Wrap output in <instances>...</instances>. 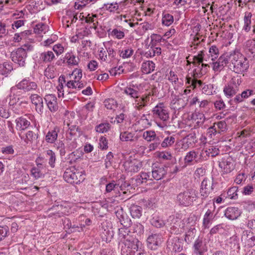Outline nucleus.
Returning <instances> with one entry per match:
<instances>
[{"label":"nucleus","mask_w":255,"mask_h":255,"mask_svg":"<svg viewBox=\"0 0 255 255\" xmlns=\"http://www.w3.org/2000/svg\"><path fill=\"white\" fill-rule=\"evenodd\" d=\"M31 102L35 106V110L38 113H42L43 110V102L42 98L37 94H33L30 96Z\"/></svg>","instance_id":"nucleus-24"},{"label":"nucleus","mask_w":255,"mask_h":255,"mask_svg":"<svg viewBox=\"0 0 255 255\" xmlns=\"http://www.w3.org/2000/svg\"><path fill=\"white\" fill-rule=\"evenodd\" d=\"M48 108L51 112H55L58 109L57 98L52 94L46 95L44 98Z\"/></svg>","instance_id":"nucleus-14"},{"label":"nucleus","mask_w":255,"mask_h":255,"mask_svg":"<svg viewBox=\"0 0 255 255\" xmlns=\"http://www.w3.org/2000/svg\"><path fill=\"white\" fill-rule=\"evenodd\" d=\"M133 228V232L136 233L138 235H140L143 234L144 233V227L141 224L139 223L134 224Z\"/></svg>","instance_id":"nucleus-56"},{"label":"nucleus","mask_w":255,"mask_h":255,"mask_svg":"<svg viewBox=\"0 0 255 255\" xmlns=\"http://www.w3.org/2000/svg\"><path fill=\"white\" fill-rule=\"evenodd\" d=\"M150 222L152 226L156 228H161L165 225V223L164 221L158 217H153L151 220Z\"/></svg>","instance_id":"nucleus-47"},{"label":"nucleus","mask_w":255,"mask_h":255,"mask_svg":"<svg viewBox=\"0 0 255 255\" xmlns=\"http://www.w3.org/2000/svg\"><path fill=\"white\" fill-rule=\"evenodd\" d=\"M153 116L163 121H167L169 118V113L163 103L157 104L152 110Z\"/></svg>","instance_id":"nucleus-9"},{"label":"nucleus","mask_w":255,"mask_h":255,"mask_svg":"<svg viewBox=\"0 0 255 255\" xmlns=\"http://www.w3.org/2000/svg\"><path fill=\"white\" fill-rule=\"evenodd\" d=\"M111 34L112 36H114L118 39H123L125 35L124 31L119 30L117 28L113 29L111 32Z\"/></svg>","instance_id":"nucleus-54"},{"label":"nucleus","mask_w":255,"mask_h":255,"mask_svg":"<svg viewBox=\"0 0 255 255\" xmlns=\"http://www.w3.org/2000/svg\"><path fill=\"white\" fill-rule=\"evenodd\" d=\"M79 62V57L72 53H67L64 57L63 62H66L68 66H78Z\"/></svg>","instance_id":"nucleus-25"},{"label":"nucleus","mask_w":255,"mask_h":255,"mask_svg":"<svg viewBox=\"0 0 255 255\" xmlns=\"http://www.w3.org/2000/svg\"><path fill=\"white\" fill-rule=\"evenodd\" d=\"M47 26L43 23L36 24L34 27V32L37 34H41L43 32L45 33Z\"/></svg>","instance_id":"nucleus-52"},{"label":"nucleus","mask_w":255,"mask_h":255,"mask_svg":"<svg viewBox=\"0 0 255 255\" xmlns=\"http://www.w3.org/2000/svg\"><path fill=\"white\" fill-rule=\"evenodd\" d=\"M204 52L200 51L197 55L193 56V61L192 63L196 68L194 70L191 76L194 78H199L206 73V70H203L200 67V64L204 61Z\"/></svg>","instance_id":"nucleus-5"},{"label":"nucleus","mask_w":255,"mask_h":255,"mask_svg":"<svg viewBox=\"0 0 255 255\" xmlns=\"http://www.w3.org/2000/svg\"><path fill=\"white\" fill-rule=\"evenodd\" d=\"M241 240L249 247H252L255 245V236L252 232L244 231Z\"/></svg>","instance_id":"nucleus-18"},{"label":"nucleus","mask_w":255,"mask_h":255,"mask_svg":"<svg viewBox=\"0 0 255 255\" xmlns=\"http://www.w3.org/2000/svg\"><path fill=\"white\" fill-rule=\"evenodd\" d=\"M72 74L75 76L74 80L80 81L82 77V70L81 69L76 68L73 70Z\"/></svg>","instance_id":"nucleus-64"},{"label":"nucleus","mask_w":255,"mask_h":255,"mask_svg":"<svg viewBox=\"0 0 255 255\" xmlns=\"http://www.w3.org/2000/svg\"><path fill=\"white\" fill-rule=\"evenodd\" d=\"M219 166L223 169L224 173H230L234 169V165L231 159L223 161L219 164Z\"/></svg>","instance_id":"nucleus-29"},{"label":"nucleus","mask_w":255,"mask_h":255,"mask_svg":"<svg viewBox=\"0 0 255 255\" xmlns=\"http://www.w3.org/2000/svg\"><path fill=\"white\" fill-rule=\"evenodd\" d=\"M66 85L68 88H78V90H80L84 87V84L81 81L77 80L68 81Z\"/></svg>","instance_id":"nucleus-40"},{"label":"nucleus","mask_w":255,"mask_h":255,"mask_svg":"<svg viewBox=\"0 0 255 255\" xmlns=\"http://www.w3.org/2000/svg\"><path fill=\"white\" fill-rule=\"evenodd\" d=\"M175 141L174 136H168L165 138L161 143V146L163 148H166L171 146Z\"/></svg>","instance_id":"nucleus-45"},{"label":"nucleus","mask_w":255,"mask_h":255,"mask_svg":"<svg viewBox=\"0 0 255 255\" xmlns=\"http://www.w3.org/2000/svg\"><path fill=\"white\" fill-rule=\"evenodd\" d=\"M31 174L35 179L41 178L43 175L40 170L36 167L32 168L31 169Z\"/></svg>","instance_id":"nucleus-59"},{"label":"nucleus","mask_w":255,"mask_h":255,"mask_svg":"<svg viewBox=\"0 0 255 255\" xmlns=\"http://www.w3.org/2000/svg\"><path fill=\"white\" fill-rule=\"evenodd\" d=\"M213 70L215 71L220 72L227 64H229L228 59L226 56L223 55L221 56L215 62L213 63Z\"/></svg>","instance_id":"nucleus-23"},{"label":"nucleus","mask_w":255,"mask_h":255,"mask_svg":"<svg viewBox=\"0 0 255 255\" xmlns=\"http://www.w3.org/2000/svg\"><path fill=\"white\" fill-rule=\"evenodd\" d=\"M119 187H120L119 185L116 184L115 182L113 181L106 185V191L107 192H111L112 190L118 189Z\"/></svg>","instance_id":"nucleus-60"},{"label":"nucleus","mask_w":255,"mask_h":255,"mask_svg":"<svg viewBox=\"0 0 255 255\" xmlns=\"http://www.w3.org/2000/svg\"><path fill=\"white\" fill-rule=\"evenodd\" d=\"M209 56L212 61L215 60L219 56V49L215 45H212L209 49Z\"/></svg>","instance_id":"nucleus-49"},{"label":"nucleus","mask_w":255,"mask_h":255,"mask_svg":"<svg viewBox=\"0 0 255 255\" xmlns=\"http://www.w3.org/2000/svg\"><path fill=\"white\" fill-rule=\"evenodd\" d=\"M62 209V205H58L53 206L49 210V214L48 216L50 217H54L55 218L62 217L63 215V213L61 211Z\"/></svg>","instance_id":"nucleus-28"},{"label":"nucleus","mask_w":255,"mask_h":255,"mask_svg":"<svg viewBox=\"0 0 255 255\" xmlns=\"http://www.w3.org/2000/svg\"><path fill=\"white\" fill-rule=\"evenodd\" d=\"M185 138L187 139V142H189L190 144H191L192 143H196L197 140L195 132H191L187 135Z\"/></svg>","instance_id":"nucleus-62"},{"label":"nucleus","mask_w":255,"mask_h":255,"mask_svg":"<svg viewBox=\"0 0 255 255\" xmlns=\"http://www.w3.org/2000/svg\"><path fill=\"white\" fill-rule=\"evenodd\" d=\"M47 157H49V165L53 168L55 166L56 156L55 153L50 149L47 150L43 152L42 155L38 156L35 161L38 166L45 164L47 162Z\"/></svg>","instance_id":"nucleus-6"},{"label":"nucleus","mask_w":255,"mask_h":255,"mask_svg":"<svg viewBox=\"0 0 255 255\" xmlns=\"http://www.w3.org/2000/svg\"><path fill=\"white\" fill-rule=\"evenodd\" d=\"M120 139L122 141H132L134 140V139H137L136 137L134 136V134L131 132H129L128 131H125L121 133L120 134Z\"/></svg>","instance_id":"nucleus-41"},{"label":"nucleus","mask_w":255,"mask_h":255,"mask_svg":"<svg viewBox=\"0 0 255 255\" xmlns=\"http://www.w3.org/2000/svg\"><path fill=\"white\" fill-rule=\"evenodd\" d=\"M120 221L122 227L129 228L132 225L130 219L126 215H122Z\"/></svg>","instance_id":"nucleus-46"},{"label":"nucleus","mask_w":255,"mask_h":255,"mask_svg":"<svg viewBox=\"0 0 255 255\" xmlns=\"http://www.w3.org/2000/svg\"><path fill=\"white\" fill-rule=\"evenodd\" d=\"M16 87L17 89L23 90L25 92H29L35 90L37 86L35 82L24 79L17 84Z\"/></svg>","instance_id":"nucleus-16"},{"label":"nucleus","mask_w":255,"mask_h":255,"mask_svg":"<svg viewBox=\"0 0 255 255\" xmlns=\"http://www.w3.org/2000/svg\"><path fill=\"white\" fill-rule=\"evenodd\" d=\"M171 97L172 100L170 103L171 108L174 110H180L184 107L185 104L183 99L180 98L176 95L173 93V92L171 93Z\"/></svg>","instance_id":"nucleus-19"},{"label":"nucleus","mask_w":255,"mask_h":255,"mask_svg":"<svg viewBox=\"0 0 255 255\" xmlns=\"http://www.w3.org/2000/svg\"><path fill=\"white\" fill-rule=\"evenodd\" d=\"M213 126L216 128V129L218 133L221 134L225 132L227 130V124L224 121L214 123Z\"/></svg>","instance_id":"nucleus-39"},{"label":"nucleus","mask_w":255,"mask_h":255,"mask_svg":"<svg viewBox=\"0 0 255 255\" xmlns=\"http://www.w3.org/2000/svg\"><path fill=\"white\" fill-rule=\"evenodd\" d=\"M173 16L169 13H165L162 18V23L166 26L171 25L173 22Z\"/></svg>","instance_id":"nucleus-48"},{"label":"nucleus","mask_w":255,"mask_h":255,"mask_svg":"<svg viewBox=\"0 0 255 255\" xmlns=\"http://www.w3.org/2000/svg\"><path fill=\"white\" fill-rule=\"evenodd\" d=\"M54 58L55 55L52 51H45L40 54L39 61L45 63L51 62Z\"/></svg>","instance_id":"nucleus-30"},{"label":"nucleus","mask_w":255,"mask_h":255,"mask_svg":"<svg viewBox=\"0 0 255 255\" xmlns=\"http://www.w3.org/2000/svg\"><path fill=\"white\" fill-rule=\"evenodd\" d=\"M147 242L149 248L151 250H155L161 243V237L157 234L152 235L147 238Z\"/></svg>","instance_id":"nucleus-17"},{"label":"nucleus","mask_w":255,"mask_h":255,"mask_svg":"<svg viewBox=\"0 0 255 255\" xmlns=\"http://www.w3.org/2000/svg\"><path fill=\"white\" fill-rule=\"evenodd\" d=\"M154 69L155 64L152 61H146L142 64L141 70L145 74L150 73Z\"/></svg>","instance_id":"nucleus-31"},{"label":"nucleus","mask_w":255,"mask_h":255,"mask_svg":"<svg viewBox=\"0 0 255 255\" xmlns=\"http://www.w3.org/2000/svg\"><path fill=\"white\" fill-rule=\"evenodd\" d=\"M9 116L8 110L6 107L0 104V117L7 119Z\"/></svg>","instance_id":"nucleus-58"},{"label":"nucleus","mask_w":255,"mask_h":255,"mask_svg":"<svg viewBox=\"0 0 255 255\" xmlns=\"http://www.w3.org/2000/svg\"><path fill=\"white\" fill-rule=\"evenodd\" d=\"M220 150L218 148H217L214 145H210L206 148L205 152L208 156L211 157H215L219 154Z\"/></svg>","instance_id":"nucleus-44"},{"label":"nucleus","mask_w":255,"mask_h":255,"mask_svg":"<svg viewBox=\"0 0 255 255\" xmlns=\"http://www.w3.org/2000/svg\"><path fill=\"white\" fill-rule=\"evenodd\" d=\"M63 178L67 182L72 184H79L85 178L82 172L79 171L74 167L66 169Z\"/></svg>","instance_id":"nucleus-2"},{"label":"nucleus","mask_w":255,"mask_h":255,"mask_svg":"<svg viewBox=\"0 0 255 255\" xmlns=\"http://www.w3.org/2000/svg\"><path fill=\"white\" fill-rule=\"evenodd\" d=\"M111 125L108 123H101L95 127L97 132L104 133L107 132L111 128Z\"/></svg>","instance_id":"nucleus-43"},{"label":"nucleus","mask_w":255,"mask_h":255,"mask_svg":"<svg viewBox=\"0 0 255 255\" xmlns=\"http://www.w3.org/2000/svg\"><path fill=\"white\" fill-rule=\"evenodd\" d=\"M196 230L195 228L189 229L185 235V241L189 242L193 237L195 236V232Z\"/></svg>","instance_id":"nucleus-63"},{"label":"nucleus","mask_w":255,"mask_h":255,"mask_svg":"<svg viewBox=\"0 0 255 255\" xmlns=\"http://www.w3.org/2000/svg\"><path fill=\"white\" fill-rule=\"evenodd\" d=\"M196 199V194L194 192L186 190L177 195L176 201L179 205L187 207L191 205Z\"/></svg>","instance_id":"nucleus-3"},{"label":"nucleus","mask_w":255,"mask_h":255,"mask_svg":"<svg viewBox=\"0 0 255 255\" xmlns=\"http://www.w3.org/2000/svg\"><path fill=\"white\" fill-rule=\"evenodd\" d=\"M244 46L247 52H250L255 55V40L250 39L247 41Z\"/></svg>","instance_id":"nucleus-34"},{"label":"nucleus","mask_w":255,"mask_h":255,"mask_svg":"<svg viewBox=\"0 0 255 255\" xmlns=\"http://www.w3.org/2000/svg\"><path fill=\"white\" fill-rule=\"evenodd\" d=\"M155 132L153 130H147L144 131L143 133V138L146 140L147 141H151L154 140L155 137Z\"/></svg>","instance_id":"nucleus-51"},{"label":"nucleus","mask_w":255,"mask_h":255,"mask_svg":"<svg viewBox=\"0 0 255 255\" xmlns=\"http://www.w3.org/2000/svg\"><path fill=\"white\" fill-rule=\"evenodd\" d=\"M9 234V228L7 226H0V241L4 240Z\"/></svg>","instance_id":"nucleus-53"},{"label":"nucleus","mask_w":255,"mask_h":255,"mask_svg":"<svg viewBox=\"0 0 255 255\" xmlns=\"http://www.w3.org/2000/svg\"><path fill=\"white\" fill-rule=\"evenodd\" d=\"M180 216L181 215L180 214H176L175 216H170L167 221L168 227L171 229H176L177 226H179V223L181 222Z\"/></svg>","instance_id":"nucleus-26"},{"label":"nucleus","mask_w":255,"mask_h":255,"mask_svg":"<svg viewBox=\"0 0 255 255\" xmlns=\"http://www.w3.org/2000/svg\"><path fill=\"white\" fill-rule=\"evenodd\" d=\"M13 70L12 65L9 62H5L2 65H0V74L7 75Z\"/></svg>","instance_id":"nucleus-38"},{"label":"nucleus","mask_w":255,"mask_h":255,"mask_svg":"<svg viewBox=\"0 0 255 255\" xmlns=\"http://www.w3.org/2000/svg\"><path fill=\"white\" fill-rule=\"evenodd\" d=\"M252 14L251 12H247L245 13L244 16V26L243 29L246 32H248L251 29V17Z\"/></svg>","instance_id":"nucleus-37"},{"label":"nucleus","mask_w":255,"mask_h":255,"mask_svg":"<svg viewBox=\"0 0 255 255\" xmlns=\"http://www.w3.org/2000/svg\"><path fill=\"white\" fill-rule=\"evenodd\" d=\"M182 241V239H180L179 238H175L172 240V251L177 253L180 252L183 250Z\"/></svg>","instance_id":"nucleus-33"},{"label":"nucleus","mask_w":255,"mask_h":255,"mask_svg":"<svg viewBox=\"0 0 255 255\" xmlns=\"http://www.w3.org/2000/svg\"><path fill=\"white\" fill-rule=\"evenodd\" d=\"M122 242L124 245L121 248V251L124 254L128 255L138 251L140 242L137 239L129 237Z\"/></svg>","instance_id":"nucleus-4"},{"label":"nucleus","mask_w":255,"mask_h":255,"mask_svg":"<svg viewBox=\"0 0 255 255\" xmlns=\"http://www.w3.org/2000/svg\"><path fill=\"white\" fill-rule=\"evenodd\" d=\"M15 122L17 130L20 131L21 133L23 130L30 127V122L26 117L18 118L15 120Z\"/></svg>","instance_id":"nucleus-21"},{"label":"nucleus","mask_w":255,"mask_h":255,"mask_svg":"<svg viewBox=\"0 0 255 255\" xmlns=\"http://www.w3.org/2000/svg\"><path fill=\"white\" fill-rule=\"evenodd\" d=\"M167 167L159 166L154 167L152 171V176L156 180H158L162 178L167 173Z\"/></svg>","instance_id":"nucleus-22"},{"label":"nucleus","mask_w":255,"mask_h":255,"mask_svg":"<svg viewBox=\"0 0 255 255\" xmlns=\"http://www.w3.org/2000/svg\"><path fill=\"white\" fill-rule=\"evenodd\" d=\"M19 137L21 138L24 143L26 144H32L36 141L38 137V133L33 130H28L26 133L22 134L21 133H19Z\"/></svg>","instance_id":"nucleus-13"},{"label":"nucleus","mask_w":255,"mask_h":255,"mask_svg":"<svg viewBox=\"0 0 255 255\" xmlns=\"http://www.w3.org/2000/svg\"><path fill=\"white\" fill-rule=\"evenodd\" d=\"M216 207L214 204V201L213 203H209L205 206V209H206V213L204 216L203 224L205 227H207L210 222L214 218L215 215L214 214L215 211Z\"/></svg>","instance_id":"nucleus-11"},{"label":"nucleus","mask_w":255,"mask_h":255,"mask_svg":"<svg viewBox=\"0 0 255 255\" xmlns=\"http://www.w3.org/2000/svg\"><path fill=\"white\" fill-rule=\"evenodd\" d=\"M116 103L113 99H108L104 101V105L107 109L112 110L116 107Z\"/></svg>","instance_id":"nucleus-57"},{"label":"nucleus","mask_w":255,"mask_h":255,"mask_svg":"<svg viewBox=\"0 0 255 255\" xmlns=\"http://www.w3.org/2000/svg\"><path fill=\"white\" fill-rule=\"evenodd\" d=\"M161 53V48L160 47H154L153 44H152L150 48L145 53L144 56L146 58H151L155 55H159Z\"/></svg>","instance_id":"nucleus-35"},{"label":"nucleus","mask_w":255,"mask_h":255,"mask_svg":"<svg viewBox=\"0 0 255 255\" xmlns=\"http://www.w3.org/2000/svg\"><path fill=\"white\" fill-rule=\"evenodd\" d=\"M249 62L247 59L241 54H238L230 57L229 68L236 73L242 74L249 68Z\"/></svg>","instance_id":"nucleus-1"},{"label":"nucleus","mask_w":255,"mask_h":255,"mask_svg":"<svg viewBox=\"0 0 255 255\" xmlns=\"http://www.w3.org/2000/svg\"><path fill=\"white\" fill-rule=\"evenodd\" d=\"M194 78L192 79L191 77L187 76L186 77V84H190V87L192 89L196 88L197 87L201 88L202 89V92L206 95H210L211 92L208 90V85H203L202 82L201 80H198Z\"/></svg>","instance_id":"nucleus-12"},{"label":"nucleus","mask_w":255,"mask_h":255,"mask_svg":"<svg viewBox=\"0 0 255 255\" xmlns=\"http://www.w3.org/2000/svg\"><path fill=\"white\" fill-rule=\"evenodd\" d=\"M141 207L137 205H132L129 210L130 215L133 218H139L141 216Z\"/></svg>","instance_id":"nucleus-36"},{"label":"nucleus","mask_w":255,"mask_h":255,"mask_svg":"<svg viewBox=\"0 0 255 255\" xmlns=\"http://www.w3.org/2000/svg\"><path fill=\"white\" fill-rule=\"evenodd\" d=\"M120 52V56L124 59L128 58L130 57L133 53V50L131 48H127L123 50Z\"/></svg>","instance_id":"nucleus-55"},{"label":"nucleus","mask_w":255,"mask_h":255,"mask_svg":"<svg viewBox=\"0 0 255 255\" xmlns=\"http://www.w3.org/2000/svg\"><path fill=\"white\" fill-rule=\"evenodd\" d=\"M213 178H205L201 183L200 193L202 199H206L213 190Z\"/></svg>","instance_id":"nucleus-10"},{"label":"nucleus","mask_w":255,"mask_h":255,"mask_svg":"<svg viewBox=\"0 0 255 255\" xmlns=\"http://www.w3.org/2000/svg\"><path fill=\"white\" fill-rule=\"evenodd\" d=\"M238 187L237 186H233L229 189L227 194L228 196L231 199H236L238 198Z\"/></svg>","instance_id":"nucleus-50"},{"label":"nucleus","mask_w":255,"mask_h":255,"mask_svg":"<svg viewBox=\"0 0 255 255\" xmlns=\"http://www.w3.org/2000/svg\"><path fill=\"white\" fill-rule=\"evenodd\" d=\"M241 83L239 76L234 77L227 86L224 88V92L228 98H231L235 95L238 91V86Z\"/></svg>","instance_id":"nucleus-7"},{"label":"nucleus","mask_w":255,"mask_h":255,"mask_svg":"<svg viewBox=\"0 0 255 255\" xmlns=\"http://www.w3.org/2000/svg\"><path fill=\"white\" fill-rule=\"evenodd\" d=\"M241 211L236 207H229L225 211V216L230 220H236L240 216Z\"/></svg>","instance_id":"nucleus-20"},{"label":"nucleus","mask_w":255,"mask_h":255,"mask_svg":"<svg viewBox=\"0 0 255 255\" xmlns=\"http://www.w3.org/2000/svg\"><path fill=\"white\" fill-rule=\"evenodd\" d=\"M114 156L112 152H109L106 156L105 160V165L106 168H108L112 165V161H113Z\"/></svg>","instance_id":"nucleus-61"},{"label":"nucleus","mask_w":255,"mask_h":255,"mask_svg":"<svg viewBox=\"0 0 255 255\" xmlns=\"http://www.w3.org/2000/svg\"><path fill=\"white\" fill-rule=\"evenodd\" d=\"M195 161L197 163L199 161L198 158L197 153L194 150L188 152L184 158L185 163L189 164L192 161Z\"/></svg>","instance_id":"nucleus-32"},{"label":"nucleus","mask_w":255,"mask_h":255,"mask_svg":"<svg viewBox=\"0 0 255 255\" xmlns=\"http://www.w3.org/2000/svg\"><path fill=\"white\" fill-rule=\"evenodd\" d=\"M129 228L121 227L119 229V236L121 239V241L122 242V240H126L128 237H130L129 234L130 233Z\"/></svg>","instance_id":"nucleus-42"},{"label":"nucleus","mask_w":255,"mask_h":255,"mask_svg":"<svg viewBox=\"0 0 255 255\" xmlns=\"http://www.w3.org/2000/svg\"><path fill=\"white\" fill-rule=\"evenodd\" d=\"M10 57L12 61L19 66H25L27 56L24 49L18 48L11 52Z\"/></svg>","instance_id":"nucleus-8"},{"label":"nucleus","mask_w":255,"mask_h":255,"mask_svg":"<svg viewBox=\"0 0 255 255\" xmlns=\"http://www.w3.org/2000/svg\"><path fill=\"white\" fill-rule=\"evenodd\" d=\"M59 132V128L57 127H55L52 130L49 131L45 136L46 142L50 143H54L57 138Z\"/></svg>","instance_id":"nucleus-27"},{"label":"nucleus","mask_w":255,"mask_h":255,"mask_svg":"<svg viewBox=\"0 0 255 255\" xmlns=\"http://www.w3.org/2000/svg\"><path fill=\"white\" fill-rule=\"evenodd\" d=\"M123 93L134 99H138L139 97V89L136 84H130L128 86L124 88Z\"/></svg>","instance_id":"nucleus-15"}]
</instances>
